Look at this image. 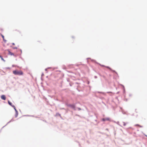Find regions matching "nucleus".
I'll return each mask as SVG.
<instances>
[{"label": "nucleus", "mask_w": 147, "mask_h": 147, "mask_svg": "<svg viewBox=\"0 0 147 147\" xmlns=\"http://www.w3.org/2000/svg\"><path fill=\"white\" fill-rule=\"evenodd\" d=\"M13 74L15 75H18L21 76L23 75V72L21 70L18 71L17 70H15L13 71Z\"/></svg>", "instance_id": "f257e3e1"}, {"label": "nucleus", "mask_w": 147, "mask_h": 147, "mask_svg": "<svg viewBox=\"0 0 147 147\" xmlns=\"http://www.w3.org/2000/svg\"><path fill=\"white\" fill-rule=\"evenodd\" d=\"M66 105L69 107H71L72 109H74V110H76V104H70L67 103L66 104Z\"/></svg>", "instance_id": "f03ea898"}, {"label": "nucleus", "mask_w": 147, "mask_h": 147, "mask_svg": "<svg viewBox=\"0 0 147 147\" xmlns=\"http://www.w3.org/2000/svg\"><path fill=\"white\" fill-rule=\"evenodd\" d=\"M105 67H107V68L109 69L111 71H112L113 72H115L117 75H118V74L114 70H113L109 66H105Z\"/></svg>", "instance_id": "7ed1b4c3"}, {"label": "nucleus", "mask_w": 147, "mask_h": 147, "mask_svg": "<svg viewBox=\"0 0 147 147\" xmlns=\"http://www.w3.org/2000/svg\"><path fill=\"white\" fill-rule=\"evenodd\" d=\"M1 98L3 100H5L6 99V97L5 95H2L1 96Z\"/></svg>", "instance_id": "20e7f679"}, {"label": "nucleus", "mask_w": 147, "mask_h": 147, "mask_svg": "<svg viewBox=\"0 0 147 147\" xmlns=\"http://www.w3.org/2000/svg\"><path fill=\"white\" fill-rule=\"evenodd\" d=\"M7 50L8 52V54L10 55H13L14 56H15V55L14 54V53H12L10 51L9 49H7Z\"/></svg>", "instance_id": "39448f33"}, {"label": "nucleus", "mask_w": 147, "mask_h": 147, "mask_svg": "<svg viewBox=\"0 0 147 147\" xmlns=\"http://www.w3.org/2000/svg\"><path fill=\"white\" fill-rule=\"evenodd\" d=\"M96 93H101L103 94V95L105 96L106 95V93L104 92H100V91H97L96 92Z\"/></svg>", "instance_id": "423d86ee"}, {"label": "nucleus", "mask_w": 147, "mask_h": 147, "mask_svg": "<svg viewBox=\"0 0 147 147\" xmlns=\"http://www.w3.org/2000/svg\"><path fill=\"white\" fill-rule=\"evenodd\" d=\"M92 61H95V62L96 63H97V64H98L99 65H100L101 66H102V67H105V65H101V64H100V63H97V62H96V61H95V60H92Z\"/></svg>", "instance_id": "0eeeda50"}, {"label": "nucleus", "mask_w": 147, "mask_h": 147, "mask_svg": "<svg viewBox=\"0 0 147 147\" xmlns=\"http://www.w3.org/2000/svg\"><path fill=\"white\" fill-rule=\"evenodd\" d=\"M8 103L9 105L11 106L12 107V106H14V105H12V103L9 100H8Z\"/></svg>", "instance_id": "6e6552de"}, {"label": "nucleus", "mask_w": 147, "mask_h": 147, "mask_svg": "<svg viewBox=\"0 0 147 147\" xmlns=\"http://www.w3.org/2000/svg\"><path fill=\"white\" fill-rule=\"evenodd\" d=\"M15 117H17L18 115V112L17 111V110H16V111H15Z\"/></svg>", "instance_id": "1a4fd4ad"}, {"label": "nucleus", "mask_w": 147, "mask_h": 147, "mask_svg": "<svg viewBox=\"0 0 147 147\" xmlns=\"http://www.w3.org/2000/svg\"><path fill=\"white\" fill-rule=\"evenodd\" d=\"M60 116V117L61 118V114H59V113H56L55 116Z\"/></svg>", "instance_id": "9d476101"}, {"label": "nucleus", "mask_w": 147, "mask_h": 147, "mask_svg": "<svg viewBox=\"0 0 147 147\" xmlns=\"http://www.w3.org/2000/svg\"><path fill=\"white\" fill-rule=\"evenodd\" d=\"M0 58H1V60L3 61L4 62H5V61L3 59V58L2 56L1 55H0Z\"/></svg>", "instance_id": "9b49d317"}, {"label": "nucleus", "mask_w": 147, "mask_h": 147, "mask_svg": "<svg viewBox=\"0 0 147 147\" xmlns=\"http://www.w3.org/2000/svg\"><path fill=\"white\" fill-rule=\"evenodd\" d=\"M121 86H123V92L124 93H125V88L124 86H123L122 85H121Z\"/></svg>", "instance_id": "f8f14e48"}, {"label": "nucleus", "mask_w": 147, "mask_h": 147, "mask_svg": "<svg viewBox=\"0 0 147 147\" xmlns=\"http://www.w3.org/2000/svg\"><path fill=\"white\" fill-rule=\"evenodd\" d=\"M12 107H13V109H14L15 111H16V110H17L16 109V107H15V106L14 105L13 106H12Z\"/></svg>", "instance_id": "ddd939ff"}, {"label": "nucleus", "mask_w": 147, "mask_h": 147, "mask_svg": "<svg viewBox=\"0 0 147 147\" xmlns=\"http://www.w3.org/2000/svg\"><path fill=\"white\" fill-rule=\"evenodd\" d=\"M0 36H1L3 38H4V36L1 33H0Z\"/></svg>", "instance_id": "4468645a"}, {"label": "nucleus", "mask_w": 147, "mask_h": 147, "mask_svg": "<svg viewBox=\"0 0 147 147\" xmlns=\"http://www.w3.org/2000/svg\"><path fill=\"white\" fill-rule=\"evenodd\" d=\"M102 121H106V118H103L102 119Z\"/></svg>", "instance_id": "2eb2a0df"}, {"label": "nucleus", "mask_w": 147, "mask_h": 147, "mask_svg": "<svg viewBox=\"0 0 147 147\" xmlns=\"http://www.w3.org/2000/svg\"><path fill=\"white\" fill-rule=\"evenodd\" d=\"M106 121H110V119L109 118H106Z\"/></svg>", "instance_id": "dca6fc26"}, {"label": "nucleus", "mask_w": 147, "mask_h": 147, "mask_svg": "<svg viewBox=\"0 0 147 147\" xmlns=\"http://www.w3.org/2000/svg\"><path fill=\"white\" fill-rule=\"evenodd\" d=\"M11 121H9L7 123L5 126H3L2 127V128H3L4 127H5V126H6L8 123H10V122H11Z\"/></svg>", "instance_id": "f3484780"}, {"label": "nucleus", "mask_w": 147, "mask_h": 147, "mask_svg": "<svg viewBox=\"0 0 147 147\" xmlns=\"http://www.w3.org/2000/svg\"><path fill=\"white\" fill-rule=\"evenodd\" d=\"M3 41L4 42H5V43H6V42L7 40H6L4 38H3Z\"/></svg>", "instance_id": "a211bd4d"}, {"label": "nucleus", "mask_w": 147, "mask_h": 147, "mask_svg": "<svg viewBox=\"0 0 147 147\" xmlns=\"http://www.w3.org/2000/svg\"><path fill=\"white\" fill-rule=\"evenodd\" d=\"M122 113H123V114H126V112H124V111H122Z\"/></svg>", "instance_id": "6ab92c4d"}, {"label": "nucleus", "mask_w": 147, "mask_h": 147, "mask_svg": "<svg viewBox=\"0 0 147 147\" xmlns=\"http://www.w3.org/2000/svg\"><path fill=\"white\" fill-rule=\"evenodd\" d=\"M123 125L124 126H125L126 125V123L125 122H123Z\"/></svg>", "instance_id": "aec40b11"}, {"label": "nucleus", "mask_w": 147, "mask_h": 147, "mask_svg": "<svg viewBox=\"0 0 147 147\" xmlns=\"http://www.w3.org/2000/svg\"><path fill=\"white\" fill-rule=\"evenodd\" d=\"M6 69H10V68L9 67H6L5 68Z\"/></svg>", "instance_id": "412c9836"}, {"label": "nucleus", "mask_w": 147, "mask_h": 147, "mask_svg": "<svg viewBox=\"0 0 147 147\" xmlns=\"http://www.w3.org/2000/svg\"><path fill=\"white\" fill-rule=\"evenodd\" d=\"M78 109L79 111H80L81 110V109L80 108H79V107H78Z\"/></svg>", "instance_id": "4be33fe9"}, {"label": "nucleus", "mask_w": 147, "mask_h": 147, "mask_svg": "<svg viewBox=\"0 0 147 147\" xmlns=\"http://www.w3.org/2000/svg\"><path fill=\"white\" fill-rule=\"evenodd\" d=\"M50 68V67H48V68H46L45 69V71H47L48 69Z\"/></svg>", "instance_id": "5701e85b"}, {"label": "nucleus", "mask_w": 147, "mask_h": 147, "mask_svg": "<svg viewBox=\"0 0 147 147\" xmlns=\"http://www.w3.org/2000/svg\"><path fill=\"white\" fill-rule=\"evenodd\" d=\"M60 109L61 110H62V109H64V110H65V109L64 108H60Z\"/></svg>", "instance_id": "b1692460"}, {"label": "nucleus", "mask_w": 147, "mask_h": 147, "mask_svg": "<svg viewBox=\"0 0 147 147\" xmlns=\"http://www.w3.org/2000/svg\"><path fill=\"white\" fill-rule=\"evenodd\" d=\"M13 49H17V47H13Z\"/></svg>", "instance_id": "393cba45"}, {"label": "nucleus", "mask_w": 147, "mask_h": 147, "mask_svg": "<svg viewBox=\"0 0 147 147\" xmlns=\"http://www.w3.org/2000/svg\"><path fill=\"white\" fill-rule=\"evenodd\" d=\"M44 74L43 73H42V74L41 75V77H42V76H44Z\"/></svg>", "instance_id": "a878e982"}, {"label": "nucleus", "mask_w": 147, "mask_h": 147, "mask_svg": "<svg viewBox=\"0 0 147 147\" xmlns=\"http://www.w3.org/2000/svg\"><path fill=\"white\" fill-rule=\"evenodd\" d=\"M139 125L138 124H136L135 125V126H138Z\"/></svg>", "instance_id": "bb28decb"}, {"label": "nucleus", "mask_w": 147, "mask_h": 147, "mask_svg": "<svg viewBox=\"0 0 147 147\" xmlns=\"http://www.w3.org/2000/svg\"><path fill=\"white\" fill-rule=\"evenodd\" d=\"M26 116H31V117H34L33 115H26Z\"/></svg>", "instance_id": "cd10ccee"}, {"label": "nucleus", "mask_w": 147, "mask_h": 147, "mask_svg": "<svg viewBox=\"0 0 147 147\" xmlns=\"http://www.w3.org/2000/svg\"><path fill=\"white\" fill-rule=\"evenodd\" d=\"M94 78H97V76H94Z\"/></svg>", "instance_id": "c85d7f7f"}, {"label": "nucleus", "mask_w": 147, "mask_h": 147, "mask_svg": "<svg viewBox=\"0 0 147 147\" xmlns=\"http://www.w3.org/2000/svg\"><path fill=\"white\" fill-rule=\"evenodd\" d=\"M14 121V120L13 119H11V120H10V121L11 122H12V121Z\"/></svg>", "instance_id": "c756f323"}, {"label": "nucleus", "mask_w": 147, "mask_h": 147, "mask_svg": "<svg viewBox=\"0 0 147 147\" xmlns=\"http://www.w3.org/2000/svg\"><path fill=\"white\" fill-rule=\"evenodd\" d=\"M139 126L140 127H143V126H141V125H139Z\"/></svg>", "instance_id": "7c9ffc66"}, {"label": "nucleus", "mask_w": 147, "mask_h": 147, "mask_svg": "<svg viewBox=\"0 0 147 147\" xmlns=\"http://www.w3.org/2000/svg\"><path fill=\"white\" fill-rule=\"evenodd\" d=\"M20 50L21 52V54L22 53V50L21 49H20Z\"/></svg>", "instance_id": "2f4dec72"}, {"label": "nucleus", "mask_w": 147, "mask_h": 147, "mask_svg": "<svg viewBox=\"0 0 147 147\" xmlns=\"http://www.w3.org/2000/svg\"><path fill=\"white\" fill-rule=\"evenodd\" d=\"M107 93H111V92H107Z\"/></svg>", "instance_id": "473e14b6"}, {"label": "nucleus", "mask_w": 147, "mask_h": 147, "mask_svg": "<svg viewBox=\"0 0 147 147\" xmlns=\"http://www.w3.org/2000/svg\"><path fill=\"white\" fill-rule=\"evenodd\" d=\"M12 45H15V43H12Z\"/></svg>", "instance_id": "72a5a7b5"}, {"label": "nucleus", "mask_w": 147, "mask_h": 147, "mask_svg": "<svg viewBox=\"0 0 147 147\" xmlns=\"http://www.w3.org/2000/svg\"><path fill=\"white\" fill-rule=\"evenodd\" d=\"M90 83V82L89 81H88L87 82L88 84H89Z\"/></svg>", "instance_id": "f704fd0d"}, {"label": "nucleus", "mask_w": 147, "mask_h": 147, "mask_svg": "<svg viewBox=\"0 0 147 147\" xmlns=\"http://www.w3.org/2000/svg\"><path fill=\"white\" fill-rule=\"evenodd\" d=\"M131 95H131V94H129V96H131Z\"/></svg>", "instance_id": "c9c22d12"}, {"label": "nucleus", "mask_w": 147, "mask_h": 147, "mask_svg": "<svg viewBox=\"0 0 147 147\" xmlns=\"http://www.w3.org/2000/svg\"><path fill=\"white\" fill-rule=\"evenodd\" d=\"M41 79L42 80V77H41Z\"/></svg>", "instance_id": "e433bc0d"}, {"label": "nucleus", "mask_w": 147, "mask_h": 147, "mask_svg": "<svg viewBox=\"0 0 147 147\" xmlns=\"http://www.w3.org/2000/svg\"><path fill=\"white\" fill-rule=\"evenodd\" d=\"M144 135L145 136H146V137H147V135H145V134H144Z\"/></svg>", "instance_id": "4c0bfd02"}, {"label": "nucleus", "mask_w": 147, "mask_h": 147, "mask_svg": "<svg viewBox=\"0 0 147 147\" xmlns=\"http://www.w3.org/2000/svg\"><path fill=\"white\" fill-rule=\"evenodd\" d=\"M102 76L104 78H105V76Z\"/></svg>", "instance_id": "58836bf2"}, {"label": "nucleus", "mask_w": 147, "mask_h": 147, "mask_svg": "<svg viewBox=\"0 0 147 147\" xmlns=\"http://www.w3.org/2000/svg\"><path fill=\"white\" fill-rule=\"evenodd\" d=\"M12 66L13 67H14V65H12Z\"/></svg>", "instance_id": "ea45409f"}, {"label": "nucleus", "mask_w": 147, "mask_h": 147, "mask_svg": "<svg viewBox=\"0 0 147 147\" xmlns=\"http://www.w3.org/2000/svg\"><path fill=\"white\" fill-rule=\"evenodd\" d=\"M106 130L108 131V129H106Z\"/></svg>", "instance_id": "a19ab883"}, {"label": "nucleus", "mask_w": 147, "mask_h": 147, "mask_svg": "<svg viewBox=\"0 0 147 147\" xmlns=\"http://www.w3.org/2000/svg\"><path fill=\"white\" fill-rule=\"evenodd\" d=\"M43 121H45V122H46V121H45H45H44V120H43Z\"/></svg>", "instance_id": "79ce46f5"}, {"label": "nucleus", "mask_w": 147, "mask_h": 147, "mask_svg": "<svg viewBox=\"0 0 147 147\" xmlns=\"http://www.w3.org/2000/svg\"><path fill=\"white\" fill-rule=\"evenodd\" d=\"M72 38H74V37L73 36H72Z\"/></svg>", "instance_id": "37998d69"}, {"label": "nucleus", "mask_w": 147, "mask_h": 147, "mask_svg": "<svg viewBox=\"0 0 147 147\" xmlns=\"http://www.w3.org/2000/svg\"><path fill=\"white\" fill-rule=\"evenodd\" d=\"M90 59V58H87V59Z\"/></svg>", "instance_id": "c03bdc74"}, {"label": "nucleus", "mask_w": 147, "mask_h": 147, "mask_svg": "<svg viewBox=\"0 0 147 147\" xmlns=\"http://www.w3.org/2000/svg\"><path fill=\"white\" fill-rule=\"evenodd\" d=\"M69 84H70V86H71V84H70V83H69Z\"/></svg>", "instance_id": "a18cd8bd"}, {"label": "nucleus", "mask_w": 147, "mask_h": 147, "mask_svg": "<svg viewBox=\"0 0 147 147\" xmlns=\"http://www.w3.org/2000/svg\"><path fill=\"white\" fill-rule=\"evenodd\" d=\"M127 101V99H126V101Z\"/></svg>", "instance_id": "49530a36"}, {"label": "nucleus", "mask_w": 147, "mask_h": 147, "mask_svg": "<svg viewBox=\"0 0 147 147\" xmlns=\"http://www.w3.org/2000/svg\"><path fill=\"white\" fill-rule=\"evenodd\" d=\"M36 117V118H37V117Z\"/></svg>", "instance_id": "de8ad7c7"}]
</instances>
